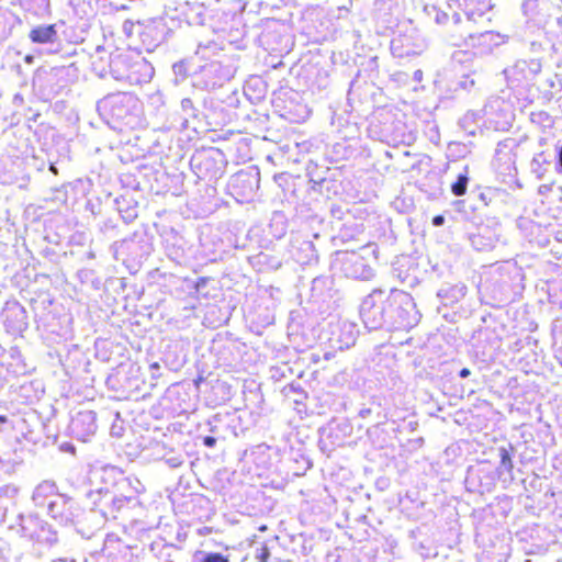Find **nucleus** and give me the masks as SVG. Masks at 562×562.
Instances as JSON below:
<instances>
[{
    "label": "nucleus",
    "mask_w": 562,
    "mask_h": 562,
    "mask_svg": "<svg viewBox=\"0 0 562 562\" xmlns=\"http://www.w3.org/2000/svg\"><path fill=\"white\" fill-rule=\"evenodd\" d=\"M389 329L407 330L420 321V313L412 295L405 291L392 289L386 296Z\"/></svg>",
    "instance_id": "nucleus-1"
},
{
    "label": "nucleus",
    "mask_w": 562,
    "mask_h": 562,
    "mask_svg": "<svg viewBox=\"0 0 562 562\" xmlns=\"http://www.w3.org/2000/svg\"><path fill=\"white\" fill-rule=\"evenodd\" d=\"M88 497L93 505L87 514L86 518H89L93 522L94 528H100L105 520L115 519L117 514L130 504L126 503V497H120L116 493L109 490L92 491L88 494Z\"/></svg>",
    "instance_id": "nucleus-2"
},
{
    "label": "nucleus",
    "mask_w": 562,
    "mask_h": 562,
    "mask_svg": "<svg viewBox=\"0 0 562 562\" xmlns=\"http://www.w3.org/2000/svg\"><path fill=\"white\" fill-rule=\"evenodd\" d=\"M375 249L370 245L363 246L360 251H338L336 263L339 265L341 273L349 279L369 280L374 276L367 257L374 256Z\"/></svg>",
    "instance_id": "nucleus-3"
},
{
    "label": "nucleus",
    "mask_w": 562,
    "mask_h": 562,
    "mask_svg": "<svg viewBox=\"0 0 562 562\" xmlns=\"http://www.w3.org/2000/svg\"><path fill=\"white\" fill-rule=\"evenodd\" d=\"M360 316L369 330H375L383 326L389 327L387 304L384 291L375 289L364 297L360 305Z\"/></svg>",
    "instance_id": "nucleus-4"
},
{
    "label": "nucleus",
    "mask_w": 562,
    "mask_h": 562,
    "mask_svg": "<svg viewBox=\"0 0 562 562\" xmlns=\"http://www.w3.org/2000/svg\"><path fill=\"white\" fill-rule=\"evenodd\" d=\"M47 514L59 525H74L78 528L83 527V520L87 512L80 508L78 503L71 497L60 494L55 495L54 501H50L47 508Z\"/></svg>",
    "instance_id": "nucleus-5"
},
{
    "label": "nucleus",
    "mask_w": 562,
    "mask_h": 562,
    "mask_svg": "<svg viewBox=\"0 0 562 562\" xmlns=\"http://www.w3.org/2000/svg\"><path fill=\"white\" fill-rule=\"evenodd\" d=\"M235 74L231 65H224L221 60L212 59L199 66L194 71L196 87L203 90H213L229 81Z\"/></svg>",
    "instance_id": "nucleus-6"
},
{
    "label": "nucleus",
    "mask_w": 562,
    "mask_h": 562,
    "mask_svg": "<svg viewBox=\"0 0 562 562\" xmlns=\"http://www.w3.org/2000/svg\"><path fill=\"white\" fill-rule=\"evenodd\" d=\"M137 105V99L126 92L112 93L98 102V111L101 115L113 120H124Z\"/></svg>",
    "instance_id": "nucleus-7"
},
{
    "label": "nucleus",
    "mask_w": 562,
    "mask_h": 562,
    "mask_svg": "<svg viewBox=\"0 0 562 562\" xmlns=\"http://www.w3.org/2000/svg\"><path fill=\"white\" fill-rule=\"evenodd\" d=\"M105 473L114 477V491L120 497H126L127 504H136L137 496L144 491V486L137 477L125 476L124 473L115 468H106Z\"/></svg>",
    "instance_id": "nucleus-8"
},
{
    "label": "nucleus",
    "mask_w": 562,
    "mask_h": 562,
    "mask_svg": "<svg viewBox=\"0 0 562 562\" xmlns=\"http://www.w3.org/2000/svg\"><path fill=\"white\" fill-rule=\"evenodd\" d=\"M423 40H414L412 35L400 34L391 41V53L396 58L414 57L425 49Z\"/></svg>",
    "instance_id": "nucleus-9"
},
{
    "label": "nucleus",
    "mask_w": 562,
    "mask_h": 562,
    "mask_svg": "<svg viewBox=\"0 0 562 562\" xmlns=\"http://www.w3.org/2000/svg\"><path fill=\"white\" fill-rule=\"evenodd\" d=\"M97 415L92 411H81L71 419V432L81 441H87L97 431Z\"/></svg>",
    "instance_id": "nucleus-10"
},
{
    "label": "nucleus",
    "mask_w": 562,
    "mask_h": 562,
    "mask_svg": "<svg viewBox=\"0 0 562 562\" xmlns=\"http://www.w3.org/2000/svg\"><path fill=\"white\" fill-rule=\"evenodd\" d=\"M472 247L477 251H488L499 239L498 226L481 225L469 236Z\"/></svg>",
    "instance_id": "nucleus-11"
},
{
    "label": "nucleus",
    "mask_w": 562,
    "mask_h": 562,
    "mask_svg": "<svg viewBox=\"0 0 562 562\" xmlns=\"http://www.w3.org/2000/svg\"><path fill=\"white\" fill-rule=\"evenodd\" d=\"M154 74V67L147 60L140 58L131 65L126 79L131 83L142 85L149 82Z\"/></svg>",
    "instance_id": "nucleus-12"
},
{
    "label": "nucleus",
    "mask_w": 562,
    "mask_h": 562,
    "mask_svg": "<svg viewBox=\"0 0 562 562\" xmlns=\"http://www.w3.org/2000/svg\"><path fill=\"white\" fill-rule=\"evenodd\" d=\"M55 495H60L57 492V486L52 481H43L40 483L32 495V499L37 507L48 508V504L50 501H54Z\"/></svg>",
    "instance_id": "nucleus-13"
},
{
    "label": "nucleus",
    "mask_w": 562,
    "mask_h": 562,
    "mask_svg": "<svg viewBox=\"0 0 562 562\" xmlns=\"http://www.w3.org/2000/svg\"><path fill=\"white\" fill-rule=\"evenodd\" d=\"M499 464L496 468L498 477L502 482L508 484L514 480V463L509 450L505 447L498 448Z\"/></svg>",
    "instance_id": "nucleus-14"
},
{
    "label": "nucleus",
    "mask_w": 562,
    "mask_h": 562,
    "mask_svg": "<svg viewBox=\"0 0 562 562\" xmlns=\"http://www.w3.org/2000/svg\"><path fill=\"white\" fill-rule=\"evenodd\" d=\"M29 37L36 44H53L57 41L58 34L54 24L38 25L31 30Z\"/></svg>",
    "instance_id": "nucleus-15"
},
{
    "label": "nucleus",
    "mask_w": 562,
    "mask_h": 562,
    "mask_svg": "<svg viewBox=\"0 0 562 562\" xmlns=\"http://www.w3.org/2000/svg\"><path fill=\"white\" fill-rule=\"evenodd\" d=\"M19 526L21 528L22 536L31 539L38 538V528L42 526V520L32 514L19 515Z\"/></svg>",
    "instance_id": "nucleus-16"
},
{
    "label": "nucleus",
    "mask_w": 562,
    "mask_h": 562,
    "mask_svg": "<svg viewBox=\"0 0 562 562\" xmlns=\"http://www.w3.org/2000/svg\"><path fill=\"white\" fill-rule=\"evenodd\" d=\"M541 71L539 60H518L513 67V72L521 75L525 80H532Z\"/></svg>",
    "instance_id": "nucleus-17"
},
{
    "label": "nucleus",
    "mask_w": 562,
    "mask_h": 562,
    "mask_svg": "<svg viewBox=\"0 0 562 562\" xmlns=\"http://www.w3.org/2000/svg\"><path fill=\"white\" fill-rule=\"evenodd\" d=\"M469 183V167L465 166L463 172H460L457 180L451 184V192L456 196H462L467 192Z\"/></svg>",
    "instance_id": "nucleus-18"
},
{
    "label": "nucleus",
    "mask_w": 562,
    "mask_h": 562,
    "mask_svg": "<svg viewBox=\"0 0 562 562\" xmlns=\"http://www.w3.org/2000/svg\"><path fill=\"white\" fill-rule=\"evenodd\" d=\"M539 0H524L521 10L525 16L532 20L538 14Z\"/></svg>",
    "instance_id": "nucleus-19"
},
{
    "label": "nucleus",
    "mask_w": 562,
    "mask_h": 562,
    "mask_svg": "<svg viewBox=\"0 0 562 562\" xmlns=\"http://www.w3.org/2000/svg\"><path fill=\"white\" fill-rule=\"evenodd\" d=\"M428 15L432 16L437 24H445L448 21V14L438 10L435 5L425 8Z\"/></svg>",
    "instance_id": "nucleus-20"
},
{
    "label": "nucleus",
    "mask_w": 562,
    "mask_h": 562,
    "mask_svg": "<svg viewBox=\"0 0 562 562\" xmlns=\"http://www.w3.org/2000/svg\"><path fill=\"white\" fill-rule=\"evenodd\" d=\"M176 80H183L188 76V65L184 60L175 63L172 66Z\"/></svg>",
    "instance_id": "nucleus-21"
},
{
    "label": "nucleus",
    "mask_w": 562,
    "mask_h": 562,
    "mask_svg": "<svg viewBox=\"0 0 562 562\" xmlns=\"http://www.w3.org/2000/svg\"><path fill=\"white\" fill-rule=\"evenodd\" d=\"M198 562H231L228 557L220 552L205 553Z\"/></svg>",
    "instance_id": "nucleus-22"
},
{
    "label": "nucleus",
    "mask_w": 562,
    "mask_h": 562,
    "mask_svg": "<svg viewBox=\"0 0 562 562\" xmlns=\"http://www.w3.org/2000/svg\"><path fill=\"white\" fill-rule=\"evenodd\" d=\"M213 49H215V44H213V43H209L207 45L199 44L198 48L195 50V55L198 57H200L201 59H206L209 50H213Z\"/></svg>",
    "instance_id": "nucleus-23"
},
{
    "label": "nucleus",
    "mask_w": 562,
    "mask_h": 562,
    "mask_svg": "<svg viewBox=\"0 0 562 562\" xmlns=\"http://www.w3.org/2000/svg\"><path fill=\"white\" fill-rule=\"evenodd\" d=\"M270 558V551L267 546H261L256 549L255 559L260 562H267Z\"/></svg>",
    "instance_id": "nucleus-24"
},
{
    "label": "nucleus",
    "mask_w": 562,
    "mask_h": 562,
    "mask_svg": "<svg viewBox=\"0 0 562 562\" xmlns=\"http://www.w3.org/2000/svg\"><path fill=\"white\" fill-rule=\"evenodd\" d=\"M542 157V155H539V157H535L532 160H531V170L532 172L537 173L538 178H541L542 177V161L540 160V158Z\"/></svg>",
    "instance_id": "nucleus-25"
},
{
    "label": "nucleus",
    "mask_w": 562,
    "mask_h": 562,
    "mask_svg": "<svg viewBox=\"0 0 562 562\" xmlns=\"http://www.w3.org/2000/svg\"><path fill=\"white\" fill-rule=\"evenodd\" d=\"M182 462H183V460H182L181 456L170 457V458L166 459V463L170 468H178L182 464Z\"/></svg>",
    "instance_id": "nucleus-26"
},
{
    "label": "nucleus",
    "mask_w": 562,
    "mask_h": 562,
    "mask_svg": "<svg viewBox=\"0 0 562 562\" xmlns=\"http://www.w3.org/2000/svg\"><path fill=\"white\" fill-rule=\"evenodd\" d=\"M181 108L184 112H189L193 110V102L189 98H184L181 101Z\"/></svg>",
    "instance_id": "nucleus-27"
},
{
    "label": "nucleus",
    "mask_w": 562,
    "mask_h": 562,
    "mask_svg": "<svg viewBox=\"0 0 562 562\" xmlns=\"http://www.w3.org/2000/svg\"><path fill=\"white\" fill-rule=\"evenodd\" d=\"M555 170L562 175V146L558 150Z\"/></svg>",
    "instance_id": "nucleus-28"
},
{
    "label": "nucleus",
    "mask_w": 562,
    "mask_h": 562,
    "mask_svg": "<svg viewBox=\"0 0 562 562\" xmlns=\"http://www.w3.org/2000/svg\"><path fill=\"white\" fill-rule=\"evenodd\" d=\"M203 445L207 448H213L216 445V438L213 436H205L203 438Z\"/></svg>",
    "instance_id": "nucleus-29"
},
{
    "label": "nucleus",
    "mask_w": 562,
    "mask_h": 562,
    "mask_svg": "<svg viewBox=\"0 0 562 562\" xmlns=\"http://www.w3.org/2000/svg\"><path fill=\"white\" fill-rule=\"evenodd\" d=\"M136 212L134 210L132 211H126L125 214L122 215L123 220L125 222H132L135 217H136Z\"/></svg>",
    "instance_id": "nucleus-30"
},
{
    "label": "nucleus",
    "mask_w": 562,
    "mask_h": 562,
    "mask_svg": "<svg viewBox=\"0 0 562 562\" xmlns=\"http://www.w3.org/2000/svg\"><path fill=\"white\" fill-rule=\"evenodd\" d=\"M445 224V216L443 215H436L432 217V225L438 227Z\"/></svg>",
    "instance_id": "nucleus-31"
},
{
    "label": "nucleus",
    "mask_w": 562,
    "mask_h": 562,
    "mask_svg": "<svg viewBox=\"0 0 562 562\" xmlns=\"http://www.w3.org/2000/svg\"><path fill=\"white\" fill-rule=\"evenodd\" d=\"M474 85V80H464V81H460L459 86L462 88V89H469L471 88L472 86Z\"/></svg>",
    "instance_id": "nucleus-32"
},
{
    "label": "nucleus",
    "mask_w": 562,
    "mask_h": 562,
    "mask_svg": "<svg viewBox=\"0 0 562 562\" xmlns=\"http://www.w3.org/2000/svg\"><path fill=\"white\" fill-rule=\"evenodd\" d=\"M470 374H471V371H470V369H468V368H463V369H461V370L459 371V376H460L461 379H465V378H468Z\"/></svg>",
    "instance_id": "nucleus-33"
},
{
    "label": "nucleus",
    "mask_w": 562,
    "mask_h": 562,
    "mask_svg": "<svg viewBox=\"0 0 562 562\" xmlns=\"http://www.w3.org/2000/svg\"><path fill=\"white\" fill-rule=\"evenodd\" d=\"M24 60H25L26 64H32L33 60H34V57L32 55H26Z\"/></svg>",
    "instance_id": "nucleus-34"
},
{
    "label": "nucleus",
    "mask_w": 562,
    "mask_h": 562,
    "mask_svg": "<svg viewBox=\"0 0 562 562\" xmlns=\"http://www.w3.org/2000/svg\"><path fill=\"white\" fill-rule=\"evenodd\" d=\"M49 171L53 172L54 175L58 173V170H57V168H56V166L54 164H50Z\"/></svg>",
    "instance_id": "nucleus-35"
},
{
    "label": "nucleus",
    "mask_w": 562,
    "mask_h": 562,
    "mask_svg": "<svg viewBox=\"0 0 562 562\" xmlns=\"http://www.w3.org/2000/svg\"><path fill=\"white\" fill-rule=\"evenodd\" d=\"M53 562H76V561L71 560V559H57V560H54Z\"/></svg>",
    "instance_id": "nucleus-36"
},
{
    "label": "nucleus",
    "mask_w": 562,
    "mask_h": 562,
    "mask_svg": "<svg viewBox=\"0 0 562 562\" xmlns=\"http://www.w3.org/2000/svg\"><path fill=\"white\" fill-rule=\"evenodd\" d=\"M159 368H160V366L157 362H154V363L150 364V369L151 370H159Z\"/></svg>",
    "instance_id": "nucleus-37"
},
{
    "label": "nucleus",
    "mask_w": 562,
    "mask_h": 562,
    "mask_svg": "<svg viewBox=\"0 0 562 562\" xmlns=\"http://www.w3.org/2000/svg\"><path fill=\"white\" fill-rule=\"evenodd\" d=\"M414 77H415V79L419 80L422 78V70L415 71Z\"/></svg>",
    "instance_id": "nucleus-38"
},
{
    "label": "nucleus",
    "mask_w": 562,
    "mask_h": 562,
    "mask_svg": "<svg viewBox=\"0 0 562 562\" xmlns=\"http://www.w3.org/2000/svg\"><path fill=\"white\" fill-rule=\"evenodd\" d=\"M369 413H370V409H362V411L360 412V415H361L362 417H366Z\"/></svg>",
    "instance_id": "nucleus-39"
},
{
    "label": "nucleus",
    "mask_w": 562,
    "mask_h": 562,
    "mask_svg": "<svg viewBox=\"0 0 562 562\" xmlns=\"http://www.w3.org/2000/svg\"><path fill=\"white\" fill-rule=\"evenodd\" d=\"M7 420V417L3 415H0V423H4Z\"/></svg>",
    "instance_id": "nucleus-40"
},
{
    "label": "nucleus",
    "mask_w": 562,
    "mask_h": 562,
    "mask_svg": "<svg viewBox=\"0 0 562 562\" xmlns=\"http://www.w3.org/2000/svg\"><path fill=\"white\" fill-rule=\"evenodd\" d=\"M558 24H559V25H562V16H561V18H558Z\"/></svg>",
    "instance_id": "nucleus-41"
},
{
    "label": "nucleus",
    "mask_w": 562,
    "mask_h": 562,
    "mask_svg": "<svg viewBox=\"0 0 562 562\" xmlns=\"http://www.w3.org/2000/svg\"><path fill=\"white\" fill-rule=\"evenodd\" d=\"M557 562H562V559L558 560Z\"/></svg>",
    "instance_id": "nucleus-42"
},
{
    "label": "nucleus",
    "mask_w": 562,
    "mask_h": 562,
    "mask_svg": "<svg viewBox=\"0 0 562 562\" xmlns=\"http://www.w3.org/2000/svg\"><path fill=\"white\" fill-rule=\"evenodd\" d=\"M562 2V0H560Z\"/></svg>",
    "instance_id": "nucleus-43"
}]
</instances>
